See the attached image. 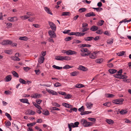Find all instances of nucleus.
<instances>
[{"mask_svg":"<svg viewBox=\"0 0 131 131\" xmlns=\"http://www.w3.org/2000/svg\"><path fill=\"white\" fill-rule=\"evenodd\" d=\"M1 44L4 45H10L12 46H16L17 44L16 43H13L12 41L9 40H5L2 42Z\"/></svg>","mask_w":131,"mask_h":131,"instance_id":"f257e3e1","label":"nucleus"},{"mask_svg":"<svg viewBox=\"0 0 131 131\" xmlns=\"http://www.w3.org/2000/svg\"><path fill=\"white\" fill-rule=\"evenodd\" d=\"M55 59L58 60L63 61L65 60L68 61L71 59L70 57L67 56H57L55 57Z\"/></svg>","mask_w":131,"mask_h":131,"instance_id":"f03ea898","label":"nucleus"},{"mask_svg":"<svg viewBox=\"0 0 131 131\" xmlns=\"http://www.w3.org/2000/svg\"><path fill=\"white\" fill-rule=\"evenodd\" d=\"M81 122L82 124L85 127L92 126L93 124L92 122H87V121L85 119H82Z\"/></svg>","mask_w":131,"mask_h":131,"instance_id":"7ed1b4c3","label":"nucleus"},{"mask_svg":"<svg viewBox=\"0 0 131 131\" xmlns=\"http://www.w3.org/2000/svg\"><path fill=\"white\" fill-rule=\"evenodd\" d=\"M124 100L122 98L115 100L113 101V103L116 104H122Z\"/></svg>","mask_w":131,"mask_h":131,"instance_id":"20e7f679","label":"nucleus"},{"mask_svg":"<svg viewBox=\"0 0 131 131\" xmlns=\"http://www.w3.org/2000/svg\"><path fill=\"white\" fill-rule=\"evenodd\" d=\"M97 52L95 51L92 53H90L89 54L90 58L91 59H95L96 58Z\"/></svg>","mask_w":131,"mask_h":131,"instance_id":"39448f33","label":"nucleus"},{"mask_svg":"<svg viewBox=\"0 0 131 131\" xmlns=\"http://www.w3.org/2000/svg\"><path fill=\"white\" fill-rule=\"evenodd\" d=\"M48 23L51 29L53 31H55L56 29V27L55 25L52 22L49 21H48Z\"/></svg>","mask_w":131,"mask_h":131,"instance_id":"423d86ee","label":"nucleus"},{"mask_svg":"<svg viewBox=\"0 0 131 131\" xmlns=\"http://www.w3.org/2000/svg\"><path fill=\"white\" fill-rule=\"evenodd\" d=\"M54 31L51 30H50L49 31L48 33L51 37L55 38L56 37V34L54 33Z\"/></svg>","mask_w":131,"mask_h":131,"instance_id":"0eeeda50","label":"nucleus"},{"mask_svg":"<svg viewBox=\"0 0 131 131\" xmlns=\"http://www.w3.org/2000/svg\"><path fill=\"white\" fill-rule=\"evenodd\" d=\"M7 20L11 22H14L17 20L18 19L17 17H9L7 18Z\"/></svg>","mask_w":131,"mask_h":131,"instance_id":"6e6552de","label":"nucleus"},{"mask_svg":"<svg viewBox=\"0 0 131 131\" xmlns=\"http://www.w3.org/2000/svg\"><path fill=\"white\" fill-rule=\"evenodd\" d=\"M77 54V52L75 51L70 50H67V55H71L75 54Z\"/></svg>","mask_w":131,"mask_h":131,"instance_id":"1a4fd4ad","label":"nucleus"},{"mask_svg":"<svg viewBox=\"0 0 131 131\" xmlns=\"http://www.w3.org/2000/svg\"><path fill=\"white\" fill-rule=\"evenodd\" d=\"M46 91L52 95H56L58 94L57 92L52 90L46 89Z\"/></svg>","mask_w":131,"mask_h":131,"instance_id":"9d476101","label":"nucleus"},{"mask_svg":"<svg viewBox=\"0 0 131 131\" xmlns=\"http://www.w3.org/2000/svg\"><path fill=\"white\" fill-rule=\"evenodd\" d=\"M80 51L82 52H86V53H85L88 54V56L90 53V51H89L88 49L86 48H81L80 50Z\"/></svg>","mask_w":131,"mask_h":131,"instance_id":"9b49d317","label":"nucleus"},{"mask_svg":"<svg viewBox=\"0 0 131 131\" xmlns=\"http://www.w3.org/2000/svg\"><path fill=\"white\" fill-rule=\"evenodd\" d=\"M25 113L26 115H34L35 114V112L31 110H28Z\"/></svg>","mask_w":131,"mask_h":131,"instance_id":"f8f14e48","label":"nucleus"},{"mask_svg":"<svg viewBox=\"0 0 131 131\" xmlns=\"http://www.w3.org/2000/svg\"><path fill=\"white\" fill-rule=\"evenodd\" d=\"M42 96V95L40 94H38L37 93H35L33 95L31 96V97L34 98L35 99L39 98L40 97Z\"/></svg>","mask_w":131,"mask_h":131,"instance_id":"ddd939ff","label":"nucleus"},{"mask_svg":"<svg viewBox=\"0 0 131 131\" xmlns=\"http://www.w3.org/2000/svg\"><path fill=\"white\" fill-rule=\"evenodd\" d=\"M44 9L45 11L48 14H49L51 15H52L51 11L50 10V9L48 7H44Z\"/></svg>","mask_w":131,"mask_h":131,"instance_id":"4468645a","label":"nucleus"},{"mask_svg":"<svg viewBox=\"0 0 131 131\" xmlns=\"http://www.w3.org/2000/svg\"><path fill=\"white\" fill-rule=\"evenodd\" d=\"M96 15L93 12H90L85 15L86 17H90L91 16H95Z\"/></svg>","mask_w":131,"mask_h":131,"instance_id":"2eb2a0df","label":"nucleus"},{"mask_svg":"<svg viewBox=\"0 0 131 131\" xmlns=\"http://www.w3.org/2000/svg\"><path fill=\"white\" fill-rule=\"evenodd\" d=\"M45 60V58L43 57L40 56L39 58L38 62L40 64L43 63Z\"/></svg>","mask_w":131,"mask_h":131,"instance_id":"dca6fc26","label":"nucleus"},{"mask_svg":"<svg viewBox=\"0 0 131 131\" xmlns=\"http://www.w3.org/2000/svg\"><path fill=\"white\" fill-rule=\"evenodd\" d=\"M78 69L83 71H86L88 70L86 68L81 65L79 66Z\"/></svg>","mask_w":131,"mask_h":131,"instance_id":"f3484780","label":"nucleus"},{"mask_svg":"<svg viewBox=\"0 0 131 131\" xmlns=\"http://www.w3.org/2000/svg\"><path fill=\"white\" fill-rule=\"evenodd\" d=\"M12 76L10 75H8L6 76L5 78V81L6 82H8L10 81L12 79Z\"/></svg>","mask_w":131,"mask_h":131,"instance_id":"a211bd4d","label":"nucleus"},{"mask_svg":"<svg viewBox=\"0 0 131 131\" xmlns=\"http://www.w3.org/2000/svg\"><path fill=\"white\" fill-rule=\"evenodd\" d=\"M93 104L91 102L86 103V105L87 108L88 109H91L93 106Z\"/></svg>","mask_w":131,"mask_h":131,"instance_id":"6ab92c4d","label":"nucleus"},{"mask_svg":"<svg viewBox=\"0 0 131 131\" xmlns=\"http://www.w3.org/2000/svg\"><path fill=\"white\" fill-rule=\"evenodd\" d=\"M20 101L23 103H26L28 104H30V103L28 102V100L27 99H20Z\"/></svg>","mask_w":131,"mask_h":131,"instance_id":"aec40b11","label":"nucleus"},{"mask_svg":"<svg viewBox=\"0 0 131 131\" xmlns=\"http://www.w3.org/2000/svg\"><path fill=\"white\" fill-rule=\"evenodd\" d=\"M72 127L73 128L77 127L78 126V125L79 124V123L78 122H75L74 124L73 123H70Z\"/></svg>","mask_w":131,"mask_h":131,"instance_id":"412c9836","label":"nucleus"},{"mask_svg":"<svg viewBox=\"0 0 131 131\" xmlns=\"http://www.w3.org/2000/svg\"><path fill=\"white\" fill-rule=\"evenodd\" d=\"M98 29V27L95 26H93L90 29L91 30L95 31L97 30Z\"/></svg>","mask_w":131,"mask_h":131,"instance_id":"4be33fe9","label":"nucleus"},{"mask_svg":"<svg viewBox=\"0 0 131 131\" xmlns=\"http://www.w3.org/2000/svg\"><path fill=\"white\" fill-rule=\"evenodd\" d=\"M106 122L109 124H112L114 123V121L111 119H106Z\"/></svg>","mask_w":131,"mask_h":131,"instance_id":"5701e85b","label":"nucleus"},{"mask_svg":"<svg viewBox=\"0 0 131 131\" xmlns=\"http://www.w3.org/2000/svg\"><path fill=\"white\" fill-rule=\"evenodd\" d=\"M20 17L21 19L23 20H26L30 17L27 16V15H25L23 16H20Z\"/></svg>","mask_w":131,"mask_h":131,"instance_id":"b1692460","label":"nucleus"},{"mask_svg":"<svg viewBox=\"0 0 131 131\" xmlns=\"http://www.w3.org/2000/svg\"><path fill=\"white\" fill-rule=\"evenodd\" d=\"M10 58L12 60L15 61H19L20 60V59L17 56H12L10 57Z\"/></svg>","mask_w":131,"mask_h":131,"instance_id":"393cba45","label":"nucleus"},{"mask_svg":"<svg viewBox=\"0 0 131 131\" xmlns=\"http://www.w3.org/2000/svg\"><path fill=\"white\" fill-rule=\"evenodd\" d=\"M62 105L66 107L69 108H71L72 107L71 105L69 104L66 103H62Z\"/></svg>","mask_w":131,"mask_h":131,"instance_id":"a878e982","label":"nucleus"},{"mask_svg":"<svg viewBox=\"0 0 131 131\" xmlns=\"http://www.w3.org/2000/svg\"><path fill=\"white\" fill-rule=\"evenodd\" d=\"M91 46V45L89 44H82L80 45V47L81 48H83L85 47H89Z\"/></svg>","mask_w":131,"mask_h":131,"instance_id":"bb28decb","label":"nucleus"},{"mask_svg":"<svg viewBox=\"0 0 131 131\" xmlns=\"http://www.w3.org/2000/svg\"><path fill=\"white\" fill-rule=\"evenodd\" d=\"M28 38L26 36L20 37L19 38V39L21 40L26 41L28 40Z\"/></svg>","mask_w":131,"mask_h":131,"instance_id":"cd10ccee","label":"nucleus"},{"mask_svg":"<svg viewBox=\"0 0 131 131\" xmlns=\"http://www.w3.org/2000/svg\"><path fill=\"white\" fill-rule=\"evenodd\" d=\"M4 52L5 53L8 54H11L12 53V50L11 49L6 50L4 51Z\"/></svg>","mask_w":131,"mask_h":131,"instance_id":"c85d7f7f","label":"nucleus"},{"mask_svg":"<svg viewBox=\"0 0 131 131\" xmlns=\"http://www.w3.org/2000/svg\"><path fill=\"white\" fill-rule=\"evenodd\" d=\"M93 38V37H87L86 38H85L84 39L86 41H90L92 40Z\"/></svg>","mask_w":131,"mask_h":131,"instance_id":"c756f323","label":"nucleus"},{"mask_svg":"<svg viewBox=\"0 0 131 131\" xmlns=\"http://www.w3.org/2000/svg\"><path fill=\"white\" fill-rule=\"evenodd\" d=\"M108 71L110 73L113 74L117 72V70L114 69H110L108 70Z\"/></svg>","mask_w":131,"mask_h":131,"instance_id":"7c9ffc66","label":"nucleus"},{"mask_svg":"<svg viewBox=\"0 0 131 131\" xmlns=\"http://www.w3.org/2000/svg\"><path fill=\"white\" fill-rule=\"evenodd\" d=\"M127 111L125 110H122L119 112V113L121 114L124 115L127 113Z\"/></svg>","mask_w":131,"mask_h":131,"instance_id":"2f4dec72","label":"nucleus"},{"mask_svg":"<svg viewBox=\"0 0 131 131\" xmlns=\"http://www.w3.org/2000/svg\"><path fill=\"white\" fill-rule=\"evenodd\" d=\"M86 9L84 8H83L79 9V12L80 13H83L86 11Z\"/></svg>","mask_w":131,"mask_h":131,"instance_id":"473e14b6","label":"nucleus"},{"mask_svg":"<svg viewBox=\"0 0 131 131\" xmlns=\"http://www.w3.org/2000/svg\"><path fill=\"white\" fill-rule=\"evenodd\" d=\"M75 87L77 88H80L84 87V86L82 84H76L75 86Z\"/></svg>","mask_w":131,"mask_h":131,"instance_id":"72a5a7b5","label":"nucleus"},{"mask_svg":"<svg viewBox=\"0 0 131 131\" xmlns=\"http://www.w3.org/2000/svg\"><path fill=\"white\" fill-rule=\"evenodd\" d=\"M125 53V52L124 51H123L121 52H120L117 53V55L118 54V56H122L124 55Z\"/></svg>","mask_w":131,"mask_h":131,"instance_id":"f704fd0d","label":"nucleus"},{"mask_svg":"<svg viewBox=\"0 0 131 131\" xmlns=\"http://www.w3.org/2000/svg\"><path fill=\"white\" fill-rule=\"evenodd\" d=\"M12 125L13 127H14L16 130H19V128H18V126L16 124L13 123H12Z\"/></svg>","mask_w":131,"mask_h":131,"instance_id":"c9c22d12","label":"nucleus"},{"mask_svg":"<svg viewBox=\"0 0 131 131\" xmlns=\"http://www.w3.org/2000/svg\"><path fill=\"white\" fill-rule=\"evenodd\" d=\"M5 115L11 121L12 119L11 116L10 115L7 113H6Z\"/></svg>","mask_w":131,"mask_h":131,"instance_id":"e433bc0d","label":"nucleus"},{"mask_svg":"<svg viewBox=\"0 0 131 131\" xmlns=\"http://www.w3.org/2000/svg\"><path fill=\"white\" fill-rule=\"evenodd\" d=\"M105 96L107 97H112L114 96V95L112 94H105Z\"/></svg>","mask_w":131,"mask_h":131,"instance_id":"4c0bfd02","label":"nucleus"},{"mask_svg":"<svg viewBox=\"0 0 131 131\" xmlns=\"http://www.w3.org/2000/svg\"><path fill=\"white\" fill-rule=\"evenodd\" d=\"M104 23V21L103 20H100L99 21L98 23V25L101 26L103 25Z\"/></svg>","mask_w":131,"mask_h":131,"instance_id":"58836bf2","label":"nucleus"},{"mask_svg":"<svg viewBox=\"0 0 131 131\" xmlns=\"http://www.w3.org/2000/svg\"><path fill=\"white\" fill-rule=\"evenodd\" d=\"M91 113V112H89V111H85V112H81L80 114L81 115H83L85 114H88L89 113Z\"/></svg>","mask_w":131,"mask_h":131,"instance_id":"ea45409f","label":"nucleus"},{"mask_svg":"<svg viewBox=\"0 0 131 131\" xmlns=\"http://www.w3.org/2000/svg\"><path fill=\"white\" fill-rule=\"evenodd\" d=\"M92 8L96 10L97 12H99L103 10V8L101 7L94 8L93 7Z\"/></svg>","mask_w":131,"mask_h":131,"instance_id":"a19ab883","label":"nucleus"},{"mask_svg":"<svg viewBox=\"0 0 131 131\" xmlns=\"http://www.w3.org/2000/svg\"><path fill=\"white\" fill-rule=\"evenodd\" d=\"M12 73L13 75L15 77L18 78L19 77L17 73L14 71L12 72Z\"/></svg>","mask_w":131,"mask_h":131,"instance_id":"79ce46f5","label":"nucleus"},{"mask_svg":"<svg viewBox=\"0 0 131 131\" xmlns=\"http://www.w3.org/2000/svg\"><path fill=\"white\" fill-rule=\"evenodd\" d=\"M73 67L72 66H71L68 65H66L64 66L63 67V68L64 69H67L71 68H72Z\"/></svg>","mask_w":131,"mask_h":131,"instance_id":"37998d69","label":"nucleus"},{"mask_svg":"<svg viewBox=\"0 0 131 131\" xmlns=\"http://www.w3.org/2000/svg\"><path fill=\"white\" fill-rule=\"evenodd\" d=\"M19 81L21 83L23 84H26V81L24 79L21 78H20L19 79Z\"/></svg>","mask_w":131,"mask_h":131,"instance_id":"c03bdc74","label":"nucleus"},{"mask_svg":"<svg viewBox=\"0 0 131 131\" xmlns=\"http://www.w3.org/2000/svg\"><path fill=\"white\" fill-rule=\"evenodd\" d=\"M103 60V59H100L96 60L95 61L97 63H101L102 62Z\"/></svg>","mask_w":131,"mask_h":131,"instance_id":"a18cd8bd","label":"nucleus"},{"mask_svg":"<svg viewBox=\"0 0 131 131\" xmlns=\"http://www.w3.org/2000/svg\"><path fill=\"white\" fill-rule=\"evenodd\" d=\"M113 40L112 39H108L107 40V43L109 44H112L113 42Z\"/></svg>","mask_w":131,"mask_h":131,"instance_id":"49530a36","label":"nucleus"},{"mask_svg":"<svg viewBox=\"0 0 131 131\" xmlns=\"http://www.w3.org/2000/svg\"><path fill=\"white\" fill-rule=\"evenodd\" d=\"M34 105L39 110L41 109V107L38 104H37L36 103H33Z\"/></svg>","mask_w":131,"mask_h":131,"instance_id":"de8ad7c7","label":"nucleus"},{"mask_svg":"<svg viewBox=\"0 0 131 131\" xmlns=\"http://www.w3.org/2000/svg\"><path fill=\"white\" fill-rule=\"evenodd\" d=\"M52 67L58 70L61 69L62 68L61 67H60L59 66H57L55 65H54L52 66Z\"/></svg>","mask_w":131,"mask_h":131,"instance_id":"09e8293b","label":"nucleus"},{"mask_svg":"<svg viewBox=\"0 0 131 131\" xmlns=\"http://www.w3.org/2000/svg\"><path fill=\"white\" fill-rule=\"evenodd\" d=\"M84 106H82L81 107L78 109V111L81 112H82L84 111Z\"/></svg>","mask_w":131,"mask_h":131,"instance_id":"8fccbe9b","label":"nucleus"},{"mask_svg":"<svg viewBox=\"0 0 131 131\" xmlns=\"http://www.w3.org/2000/svg\"><path fill=\"white\" fill-rule=\"evenodd\" d=\"M42 114L45 115H48L49 114V113L48 111L47 110V111L44 112L43 111Z\"/></svg>","mask_w":131,"mask_h":131,"instance_id":"3c124183","label":"nucleus"},{"mask_svg":"<svg viewBox=\"0 0 131 131\" xmlns=\"http://www.w3.org/2000/svg\"><path fill=\"white\" fill-rule=\"evenodd\" d=\"M61 86V84L58 82H57L54 84V86L56 87L60 86Z\"/></svg>","mask_w":131,"mask_h":131,"instance_id":"603ef678","label":"nucleus"},{"mask_svg":"<svg viewBox=\"0 0 131 131\" xmlns=\"http://www.w3.org/2000/svg\"><path fill=\"white\" fill-rule=\"evenodd\" d=\"M52 104L53 106H55L57 107H60V105L58 103L56 102H53L52 103Z\"/></svg>","mask_w":131,"mask_h":131,"instance_id":"864d4df0","label":"nucleus"},{"mask_svg":"<svg viewBox=\"0 0 131 131\" xmlns=\"http://www.w3.org/2000/svg\"><path fill=\"white\" fill-rule=\"evenodd\" d=\"M103 32V31L102 30H97L96 32V33L99 34H102Z\"/></svg>","mask_w":131,"mask_h":131,"instance_id":"5fc2aeb1","label":"nucleus"},{"mask_svg":"<svg viewBox=\"0 0 131 131\" xmlns=\"http://www.w3.org/2000/svg\"><path fill=\"white\" fill-rule=\"evenodd\" d=\"M81 41L79 40H77L74 39V40L73 42V43H78L81 42Z\"/></svg>","mask_w":131,"mask_h":131,"instance_id":"6e6d98bb","label":"nucleus"},{"mask_svg":"<svg viewBox=\"0 0 131 131\" xmlns=\"http://www.w3.org/2000/svg\"><path fill=\"white\" fill-rule=\"evenodd\" d=\"M69 13L67 12H63L62 14V16H66L69 15Z\"/></svg>","mask_w":131,"mask_h":131,"instance_id":"4d7b16f0","label":"nucleus"},{"mask_svg":"<svg viewBox=\"0 0 131 131\" xmlns=\"http://www.w3.org/2000/svg\"><path fill=\"white\" fill-rule=\"evenodd\" d=\"M114 77L120 79L121 77L120 74H117L114 75Z\"/></svg>","mask_w":131,"mask_h":131,"instance_id":"13d9d810","label":"nucleus"},{"mask_svg":"<svg viewBox=\"0 0 131 131\" xmlns=\"http://www.w3.org/2000/svg\"><path fill=\"white\" fill-rule=\"evenodd\" d=\"M4 93L7 95L11 94L12 93V92L11 91L9 90L5 91Z\"/></svg>","mask_w":131,"mask_h":131,"instance_id":"bf43d9fd","label":"nucleus"},{"mask_svg":"<svg viewBox=\"0 0 131 131\" xmlns=\"http://www.w3.org/2000/svg\"><path fill=\"white\" fill-rule=\"evenodd\" d=\"M36 124V123H28L27 125V126L28 127H30Z\"/></svg>","mask_w":131,"mask_h":131,"instance_id":"052dcab7","label":"nucleus"},{"mask_svg":"<svg viewBox=\"0 0 131 131\" xmlns=\"http://www.w3.org/2000/svg\"><path fill=\"white\" fill-rule=\"evenodd\" d=\"M120 75L121 77L120 79H126L127 78V76L122 74H120Z\"/></svg>","mask_w":131,"mask_h":131,"instance_id":"680f3d73","label":"nucleus"},{"mask_svg":"<svg viewBox=\"0 0 131 131\" xmlns=\"http://www.w3.org/2000/svg\"><path fill=\"white\" fill-rule=\"evenodd\" d=\"M77 73L76 71H74L73 72H71L70 74L72 76H75L77 75Z\"/></svg>","mask_w":131,"mask_h":131,"instance_id":"e2e57ef3","label":"nucleus"},{"mask_svg":"<svg viewBox=\"0 0 131 131\" xmlns=\"http://www.w3.org/2000/svg\"><path fill=\"white\" fill-rule=\"evenodd\" d=\"M71 39V37H67L65 39V40L66 41H68L70 40Z\"/></svg>","mask_w":131,"mask_h":131,"instance_id":"0e129e2a","label":"nucleus"},{"mask_svg":"<svg viewBox=\"0 0 131 131\" xmlns=\"http://www.w3.org/2000/svg\"><path fill=\"white\" fill-rule=\"evenodd\" d=\"M88 119L92 122H95L96 121V119L94 118H89Z\"/></svg>","mask_w":131,"mask_h":131,"instance_id":"69168bd1","label":"nucleus"},{"mask_svg":"<svg viewBox=\"0 0 131 131\" xmlns=\"http://www.w3.org/2000/svg\"><path fill=\"white\" fill-rule=\"evenodd\" d=\"M89 28L84 27L82 29V31L84 32L85 31H87L89 30Z\"/></svg>","mask_w":131,"mask_h":131,"instance_id":"338daca9","label":"nucleus"},{"mask_svg":"<svg viewBox=\"0 0 131 131\" xmlns=\"http://www.w3.org/2000/svg\"><path fill=\"white\" fill-rule=\"evenodd\" d=\"M71 96H72L71 95L68 94L65 97V98L66 99H69L71 98Z\"/></svg>","mask_w":131,"mask_h":131,"instance_id":"774afa93","label":"nucleus"}]
</instances>
